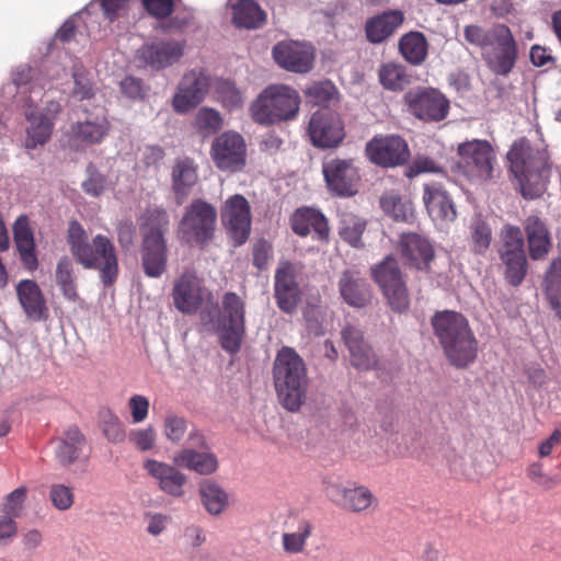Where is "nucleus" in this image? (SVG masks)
<instances>
[{
  "instance_id": "nucleus-1",
  "label": "nucleus",
  "mask_w": 561,
  "mask_h": 561,
  "mask_svg": "<svg viewBox=\"0 0 561 561\" xmlns=\"http://www.w3.org/2000/svg\"><path fill=\"white\" fill-rule=\"evenodd\" d=\"M67 242L75 260L87 270L98 271L104 286L116 282L118 259L110 238L99 233L89 242L83 227L73 220L68 226Z\"/></svg>"
},
{
  "instance_id": "nucleus-2",
  "label": "nucleus",
  "mask_w": 561,
  "mask_h": 561,
  "mask_svg": "<svg viewBox=\"0 0 561 561\" xmlns=\"http://www.w3.org/2000/svg\"><path fill=\"white\" fill-rule=\"evenodd\" d=\"M507 159L525 198L534 199L546 192L552 170L546 146H533L520 138L512 145Z\"/></svg>"
},
{
  "instance_id": "nucleus-3",
  "label": "nucleus",
  "mask_w": 561,
  "mask_h": 561,
  "mask_svg": "<svg viewBox=\"0 0 561 561\" xmlns=\"http://www.w3.org/2000/svg\"><path fill=\"white\" fill-rule=\"evenodd\" d=\"M431 323L446 357L454 366L465 368L476 359L478 342L461 313L439 311L433 316Z\"/></svg>"
},
{
  "instance_id": "nucleus-4",
  "label": "nucleus",
  "mask_w": 561,
  "mask_h": 561,
  "mask_svg": "<svg viewBox=\"0 0 561 561\" xmlns=\"http://www.w3.org/2000/svg\"><path fill=\"white\" fill-rule=\"evenodd\" d=\"M465 38L482 49L488 67L500 76H507L517 60V44L505 24H495L484 30L478 25L465 28Z\"/></svg>"
},
{
  "instance_id": "nucleus-5",
  "label": "nucleus",
  "mask_w": 561,
  "mask_h": 561,
  "mask_svg": "<svg viewBox=\"0 0 561 561\" xmlns=\"http://www.w3.org/2000/svg\"><path fill=\"white\" fill-rule=\"evenodd\" d=\"M273 377L280 404L289 412L298 411L307 398L308 377L306 365L295 350L283 347L278 351Z\"/></svg>"
},
{
  "instance_id": "nucleus-6",
  "label": "nucleus",
  "mask_w": 561,
  "mask_h": 561,
  "mask_svg": "<svg viewBox=\"0 0 561 561\" xmlns=\"http://www.w3.org/2000/svg\"><path fill=\"white\" fill-rule=\"evenodd\" d=\"M300 96L298 92L284 84L266 87L250 106L252 119L263 126L288 122L298 115Z\"/></svg>"
},
{
  "instance_id": "nucleus-7",
  "label": "nucleus",
  "mask_w": 561,
  "mask_h": 561,
  "mask_svg": "<svg viewBox=\"0 0 561 561\" xmlns=\"http://www.w3.org/2000/svg\"><path fill=\"white\" fill-rule=\"evenodd\" d=\"M216 221V208L203 199H195L184 210L178 226V238L190 247L203 248L213 240Z\"/></svg>"
},
{
  "instance_id": "nucleus-8",
  "label": "nucleus",
  "mask_w": 561,
  "mask_h": 561,
  "mask_svg": "<svg viewBox=\"0 0 561 561\" xmlns=\"http://www.w3.org/2000/svg\"><path fill=\"white\" fill-rule=\"evenodd\" d=\"M245 302L236 293L222 296L218 331L221 347L236 354L241 348L245 334Z\"/></svg>"
},
{
  "instance_id": "nucleus-9",
  "label": "nucleus",
  "mask_w": 561,
  "mask_h": 561,
  "mask_svg": "<svg viewBox=\"0 0 561 561\" xmlns=\"http://www.w3.org/2000/svg\"><path fill=\"white\" fill-rule=\"evenodd\" d=\"M371 276L379 285L389 306L396 312H404L410 306V296L405 280L397 260L388 255L371 267Z\"/></svg>"
},
{
  "instance_id": "nucleus-10",
  "label": "nucleus",
  "mask_w": 561,
  "mask_h": 561,
  "mask_svg": "<svg viewBox=\"0 0 561 561\" xmlns=\"http://www.w3.org/2000/svg\"><path fill=\"white\" fill-rule=\"evenodd\" d=\"M459 167L470 181L490 180L496 162L495 152L486 140L472 139L459 144Z\"/></svg>"
},
{
  "instance_id": "nucleus-11",
  "label": "nucleus",
  "mask_w": 561,
  "mask_h": 561,
  "mask_svg": "<svg viewBox=\"0 0 561 561\" xmlns=\"http://www.w3.org/2000/svg\"><path fill=\"white\" fill-rule=\"evenodd\" d=\"M500 259L505 267V278L513 286H518L527 273V259L524 250V238L520 229L505 226L502 231Z\"/></svg>"
},
{
  "instance_id": "nucleus-12",
  "label": "nucleus",
  "mask_w": 561,
  "mask_h": 561,
  "mask_svg": "<svg viewBox=\"0 0 561 561\" xmlns=\"http://www.w3.org/2000/svg\"><path fill=\"white\" fill-rule=\"evenodd\" d=\"M209 154L214 164L220 171L239 172L245 167V140L237 131H225L213 140Z\"/></svg>"
},
{
  "instance_id": "nucleus-13",
  "label": "nucleus",
  "mask_w": 561,
  "mask_h": 561,
  "mask_svg": "<svg viewBox=\"0 0 561 561\" xmlns=\"http://www.w3.org/2000/svg\"><path fill=\"white\" fill-rule=\"evenodd\" d=\"M408 111L424 122H440L449 113V101L433 88H415L404 94Z\"/></svg>"
},
{
  "instance_id": "nucleus-14",
  "label": "nucleus",
  "mask_w": 561,
  "mask_h": 561,
  "mask_svg": "<svg viewBox=\"0 0 561 561\" xmlns=\"http://www.w3.org/2000/svg\"><path fill=\"white\" fill-rule=\"evenodd\" d=\"M324 491L331 502L353 513L367 512L378 507V500L373 492L363 484L327 480Z\"/></svg>"
},
{
  "instance_id": "nucleus-15",
  "label": "nucleus",
  "mask_w": 561,
  "mask_h": 561,
  "mask_svg": "<svg viewBox=\"0 0 561 561\" xmlns=\"http://www.w3.org/2000/svg\"><path fill=\"white\" fill-rule=\"evenodd\" d=\"M308 133L312 145L322 149L337 147L345 137L341 117L325 110L312 114Z\"/></svg>"
},
{
  "instance_id": "nucleus-16",
  "label": "nucleus",
  "mask_w": 561,
  "mask_h": 561,
  "mask_svg": "<svg viewBox=\"0 0 561 561\" xmlns=\"http://www.w3.org/2000/svg\"><path fill=\"white\" fill-rule=\"evenodd\" d=\"M221 220L236 245L243 244L251 230V211L248 201L240 194L229 197L221 213Z\"/></svg>"
},
{
  "instance_id": "nucleus-17",
  "label": "nucleus",
  "mask_w": 561,
  "mask_h": 561,
  "mask_svg": "<svg viewBox=\"0 0 561 561\" xmlns=\"http://www.w3.org/2000/svg\"><path fill=\"white\" fill-rule=\"evenodd\" d=\"M368 158L376 164L396 167L408 161L410 151L399 136L375 137L366 145Z\"/></svg>"
},
{
  "instance_id": "nucleus-18",
  "label": "nucleus",
  "mask_w": 561,
  "mask_h": 561,
  "mask_svg": "<svg viewBox=\"0 0 561 561\" xmlns=\"http://www.w3.org/2000/svg\"><path fill=\"white\" fill-rule=\"evenodd\" d=\"M274 297L277 307L286 313H291L300 301L296 267L288 261L279 262L275 271Z\"/></svg>"
},
{
  "instance_id": "nucleus-19",
  "label": "nucleus",
  "mask_w": 561,
  "mask_h": 561,
  "mask_svg": "<svg viewBox=\"0 0 561 561\" xmlns=\"http://www.w3.org/2000/svg\"><path fill=\"white\" fill-rule=\"evenodd\" d=\"M322 172L329 190L335 195L351 196L357 192L359 176L352 160H330L323 163Z\"/></svg>"
},
{
  "instance_id": "nucleus-20",
  "label": "nucleus",
  "mask_w": 561,
  "mask_h": 561,
  "mask_svg": "<svg viewBox=\"0 0 561 561\" xmlns=\"http://www.w3.org/2000/svg\"><path fill=\"white\" fill-rule=\"evenodd\" d=\"M176 467L174 462L171 465L152 458L142 462V468L154 480L160 491L173 497H182L187 477Z\"/></svg>"
},
{
  "instance_id": "nucleus-21",
  "label": "nucleus",
  "mask_w": 561,
  "mask_h": 561,
  "mask_svg": "<svg viewBox=\"0 0 561 561\" xmlns=\"http://www.w3.org/2000/svg\"><path fill=\"white\" fill-rule=\"evenodd\" d=\"M275 61L284 69L306 73L311 70L314 55L312 47L302 42H280L273 48Z\"/></svg>"
},
{
  "instance_id": "nucleus-22",
  "label": "nucleus",
  "mask_w": 561,
  "mask_h": 561,
  "mask_svg": "<svg viewBox=\"0 0 561 561\" xmlns=\"http://www.w3.org/2000/svg\"><path fill=\"white\" fill-rule=\"evenodd\" d=\"M57 112L58 104H53L47 110H34L25 113L27 126L24 147L26 149L43 147L50 139Z\"/></svg>"
},
{
  "instance_id": "nucleus-23",
  "label": "nucleus",
  "mask_w": 561,
  "mask_h": 561,
  "mask_svg": "<svg viewBox=\"0 0 561 561\" xmlns=\"http://www.w3.org/2000/svg\"><path fill=\"white\" fill-rule=\"evenodd\" d=\"M172 297L174 306L183 313L195 312L203 301L201 279L193 271H185L175 280Z\"/></svg>"
},
{
  "instance_id": "nucleus-24",
  "label": "nucleus",
  "mask_w": 561,
  "mask_h": 561,
  "mask_svg": "<svg viewBox=\"0 0 561 561\" xmlns=\"http://www.w3.org/2000/svg\"><path fill=\"white\" fill-rule=\"evenodd\" d=\"M168 249L159 232L144 233L141 243V265L145 274L159 278L167 270Z\"/></svg>"
},
{
  "instance_id": "nucleus-25",
  "label": "nucleus",
  "mask_w": 561,
  "mask_h": 561,
  "mask_svg": "<svg viewBox=\"0 0 561 561\" xmlns=\"http://www.w3.org/2000/svg\"><path fill=\"white\" fill-rule=\"evenodd\" d=\"M208 90V80L201 73L192 71L184 76L173 96V108L178 113H186L205 98Z\"/></svg>"
},
{
  "instance_id": "nucleus-26",
  "label": "nucleus",
  "mask_w": 561,
  "mask_h": 561,
  "mask_svg": "<svg viewBox=\"0 0 561 561\" xmlns=\"http://www.w3.org/2000/svg\"><path fill=\"white\" fill-rule=\"evenodd\" d=\"M337 288L343 301L351 307L363 308L370 302L369 285L356 268H346L341 273Z\"/></svg>"
},
{
  "instance_id": "nucleus-27",
  "label": "nucleus",
  "mask_w": 561,
  "mask_h": 561,
  "mask_svg": "<svg viewBox=\"0 0 561 561\" xmlns=\"http://www.w3.org/2000/svg\"><path fill=\"white\" fill-rule=\"evenodd\" d=\"M183 44L180 42H159L141 46L137 56L147 66L162 69L176 62L183 55Z\"/></svg>"
},
{
  "instance_id": "nucleus-28",
  "label": "nucleus",
  "mask_w": 561,
  "mask_h": 561,
  "mask_svg": "<svg viewBox=\"0 0 561 561\" xmlns=\"http://www.w3.org/2000/svg\"><path fill=\"white\" fill-rule=\"evenodd\" d=\"M423 202L434 221H453L457 216L454 202L440 184H425Z\"/></svg>"
},
{
  "instance_id": "nucleus-29",
  "label": "nucleus",
  "mask_w": 561,
  "mask_h": 561,
  "mask_svg": "<svg viewBox=\"0 0 561 561\" xmlns=\"http://www.w3.org/2000/svg\"><path fill=\"white\" fill-rule=\"evenodd\" d=\"M342 337L350 351L353 366L363 370L376 367L377 357L358 328L346 325L342 331Z\"/></svg>"
},
{
  "instance_id": "nucleus-30",
  "label": "nucleus",
  "mask_w": 561,
  "mask_h": 561,
  "mask_svg": "<svg viewBox=\"0 0 561 561\" xmlns=\"http://www.w3.org/2000/svg\"><path fill=\"white\" fill-rule=\"evenodd\" d=\"M111 124L104 108H100L94 115H89L82 122L71 127L73 140L78 144H100L108 134Z\"/></svg>"
},
{
  "instance_id": "nucleus-31",
  "label": "nucleus",
  "mask_w": 561,
  "mask_h": 561,
  "mask_svg": "<svg viewBox=\"0 0 561 561\" xmlns=\"http://www.w3.org/2000/svg\"><path fill=\"white\" fill-rule=\"evenodd\" d=\"M13 238L23 266L30 272L38 267L34 234L26 215H20L13 225Z\"/></svg>"
},
{
  "instance_id": "nucleus-32",
  "label": "nucleus",
  "mask_w": 561,
  "mask_h": 561,
  "mask_svg": "<svg viewBox=\"0 0 561 561\" xmlns=\"http://www.w3.org/2000/svg\"><path fill=\"white\" fill-rule=\"evenodd\" d=\"M173 462L180 468L194 471L202 476H209L217 471L218 459L210 450H196L187 447L176 451Z\"/></svg>"
},
{
  "instance_id": "nucleus-33",
  "label": "nucleus",
  "mask_w": 561,
  "mask_h": 561,
  "mask_svg": "<svg viewBox=\"0 0 561 561\" xmlns=\"http://www.w3.org/2000/svg\"><path fill=\"white\" fill-rule=\"evenodd\" d=\"M16 294L21 306L30 319L41 321L47 318L46 300L36 282L22 279L16 286Z\"/></svg>"
},
{
  "instance_id": "nucleus-34",
  "label": "nucleus",
  "mask_w": 561,
  "mask_h": 561,
  "mask_svg": "<svg viewBox=\"0 0 561 561\" xmlns=\"http://www.w3.org/2000/svg\"><path fill=\"white\" fill-rule=\"evenodd\" d=\"M400 249L402 256L419 270H428L434 257V250L427 239L416 233H404L401 237Z\"/></svg>"
},
{
  "instance_id": "nucleus-35",
  "label": "nucleus",
  "mask_w": 561,
  "mask_h": 561,
  "mask_svg": "<svg viewBox=\"0 0 561 561\" xmlns=\"http://www.w3.org/2000/svg\"><path fill=\"white\" fill-rule=\"evenodd\" d=\"M404 15L400 10H388L367 20L365 32L373 44H380L391 36L403 23Z\"/></svg>"
},
{
  "instance_id": "nucleus-36",
  "label": "nucleus",
  "mask_w": 561,
  "mask_h": 561,
  "mask_svg": "<svg viewBox=\"0 0 561 561\" xmlns=\"http://www.w3.org/2000/svg\"><path fill=\"white\" fill-rule=\"evenodd\" d=\"M172 190L178 204H182L198 181L197 165L193 159H176L171 172Z\"/></svg>"
},
{
  "instance_id": "nucleus-37",
  "label": "nucleus",
  "mask_w": 561,
  "mask_h": 561,
  "mask_svg": "<svg viewBox=\"0 0 561 561\" xmlns=\"http://www.w3.org/2000/svg\"><path fill=\"white\" fill-rule=\"evenodd\" d=\"M293 230L302 237L314 232L317 239L328 240L329 226L322 213L313 208H300L296 210L291 219Z\"/></svg>"
},
{
  "instance_id": "nucleus-38",
  "label": "nucleus",
  "mask_w": 561,
  "mask_h": 561,
  "mask_svg": "<svg viewBox=\"0 0 561 561\" xmlns=\"http://www.w3.org/2000/svg\"><path fill=\"white\" fill-rule=\"evenodd\" d=\"M231 21L238 28L255 30L266 22V13L254 0H238L231 5Z\"/></svg>"
},
{
  "instance_id": "nucleus-39",
  "label": "nucleus",
  "mask_w": 561,
  "mask_h": 561,
  "mask_svg": "<svg viewBox=\"0 0 561 561\" xmlns=\"http://www.w3.org/2000/svg\"><path fill=\"white\" fill-rule=\"evenodd\" d=\"M525 231L530 257L533 260L543 259L551 247L546 225L537 216H529L525 221Z\"/></svg>"
},
{
  "instance_id": "nucleus-40",
  "label": "nucleus",
  "mask_w": 561,
  "mask_h": 561,
  "mask_svg": "<svg viewBox=\"0 0 561 561\" xmlns=\"http://www.w3.org/2000/svg\"><path fill=\"white\" fill-rule=\"evenodd\" d=\"M84 444V437L78 427H69L61 437L56 440L55 457L62 467H69L79 458Z\"/></svg>"
},
{
  "instance_id": "nucleus-41",
  "label": "nucleus",
  "mask_w": 561,
  "mask_h": 561,
  "mask_svg": "<svg viewBox=\"0 0 561 561\" xmlns=\"http://www.w3.org/2000/svg\"><path fill=\"white\" fill-rule=\"evenodd\" d=\"M198 492L203 506L210 515H220L229 506V494L214 480H203Z\"/></svg>"
},
{
  "instance_id": "nucleus-42",
  "label": "nucleus",
  "mask_w": 561,
  "mask_h": 561,
  "mask_svg": "<svg viewBox=\"0 0 561 561\" xmlns=\"http://www.w3.org/2000/svg\"><path fill=\"white\" fill-rule=\"evenodd\" d=\"M55 282L65 299L71 302L79 299L75 265L68 256L58 260L55 268Z\"/></svg>"
},
{
  "instance_id": "nucleus-43",
  "label": "nucleus",
  "mask_w": 561,
  "mask_h": 561,
  "mask_svg": "<svg viewBox=\"0 0 561 561\" xmlns=\"http://www.w3.org/2000/svg\"><path fill=\"white\" fill-rule=\"evenodd\" d=\"M427 41L421 32H409L399 41L402 57L411 65H421L427 56Z\"/></svg>"
},
{
  "instance_id": "nucleus-44",
  "label": "nucleus",
  "mask_w": 561,
  "mask_h": 561,
  "mask_svg": "<svg viewBox=\"0 0 561 561\" xmlns=\"http://www.w3.org/2000/svg\"><path fill=\"white\" fill-rule=\"evenodd\" d=\"M365 228L366 222L360 217L346 211L340 214L339 234L352 247H363L362 234Z\"/></svg>"
},
{
  "instance_id": "nucleus-45",
  "label": "nucleus",
  "mask_w": 561,
  "mask_h": 561,
  "mask_svg": "<svg viewBox=\"0 0 561 561\" xmlns=\"http://www.w3.org/2000/svg\"><path fill=\"white\" fill-rule=\"evenodd\" d=\"M313 530V525L307 519L298 523L297 530L293 533H284L282 535V545L286 553L297 554L304 552L306 541Z\"/></svg>"
},
{
  "instance_id": "nucleus-46",
  "label": "nucleus",
  "mask_w": 561,
  "mask_h": 561,
  "mask_svg": "<svg viewBox=\"0 0 561 561\" xmlns=\"http://www.w3.org/2000/svg\"><path fill=\"white\" fill-rule=\"evenodd\" d=\"M378 75L380 83L388 90H402L410 82L405 69L393 62L382 65Z\"/></svg>"
},
{
  "instance_id": "nucleus-47",
  "label": "nucleus",
  "mask_w": 561,
  "mask_h": 561,
  "mask_svg": "<svg viewBox=\"0 0 561 561\" xmlns=\"http://www.w3.org/2000/svg\"><path fill=\"white\" fill-rule=\"evenodd\" d=\"M470 242L474 253H484L492 240V230L490 226L479 216L474 217L469 226Z\"/></svg>"
},
{
  "instance_id": "nucleus-48",
  "label": "nucleus",
  "mask_w": 561,
  "mask_h": 561,
  "mask_svg": "<svg viewBox=\"0 0 561 561\" xmlns=\"http://www.w3.org/2000/svg\"><path fill=\"white\" fill-rule=\"evenodd\" d=\"M381 208L396 220L407 221L412 217V206L408 201H403L398 194L389 192L380 197Z\"/></svg>"
},
{
  "instance_id": "nucleus-49",
  "label": "nucleus",
  "mask_w": 561,
  "mask_h": 561,
  "mask_svg": "<svg viewBox=\"0 0 561 561\" xmlns=\"http://www.w3.org/2000/svg\"><path fill=\"white\" fill-rule=\"evenodd\" d=\"M48 499L54 508L59 512H67L75 504L73 488L60 482L51 483L48 486Z\"/></svg>"
},
{
  "instance_id": "nucleus-50",
  "label": "nucleus",
  "mask_w": 561,
  "mask_h": 561,
  "mask_svg": "<svg viewBox=\"0 0 561 561\" xmlns=\"http://www.w3.org/2000/svg\"><path fill=\"white\" fill-rule=\"evenodd\" d=\"M195 125L204 135H213L222 127V117L216 110L202 107L195 116Z\"/></svg>"
},
{
  "instance_id": "nucleus-51",
  "label": "nucleus",
  "mask_w": 561,
  "mask_h": 561,
  "mask_svg": "<svg viewBox=\"0 0 561 561\" xmlns=\"http://www.w3.org/2000/svg\"><path fill=\"white\" fill-rule=\"evenodd\" d=\"M170 224L169 214L162 207L147 209L144 233L159 232L161 238L168 231Z\"/></svg>"
},
{
  "instance_id": "nucleus-52",
  "label": "nucleus",
  "mask_w": 561,
  "mask_h": 561,
  "mask_svg": "<svg viewBox=\"0 0 561 561\" xmlns=\"http://www.w3.org/2000/svg\"><path fill=\"white\" fill-rule=\"evenodd\" d=\"M27 494L26 486H20L10 492L2 503V514L12 518H19L24 510V503Z\"/></svg>"
},
{
  "instance_id": "nucleus-53",
  "label": "nucleus",
  "mask_w": 561,
  "mask_h": 561,
  "mask_svg": "<svg viewBox=\"0 0 561 561\" xmlns=\"http://www.w3.org/2000/svg\"><path fill=\"white\" fill-rule=\"evenodd\" d=\"M308 96L320 106H328L337 101V90L329 81L313 84L308 89Z\"/></svg>"
},
{
  "instance_id": "nucleus-54",
  "label": "nucleus",
  "mask_w": 561,
  "mask_h": 561,
  "mask_svg": "<svg viewBox=\"0 0 561 561\" xmlns=\"http://www.w3.org/2000/svg\"><path fill=\"white\" fill-rule=\"evenodd\" d=\"M72 77L75 81L72 95L80 101L91 99L94 95V89L85 70L81 66H75Z\"/></svg>"
},
{
  "instance_id": "nucleus-55",
  "label": "nucleus",
  "mask_w": 561,
  "mask_h": 561,
  "mask_svg": "<svg viewBox=\"0 0 561 561\" xmlns=\"http://www.w3.org/2000/svg\"><path fill=\"white\" fill-rule=\"evenodd\" d=\"M219 96L229 110L238 108L243 104L242 92L230 81H224L218 87Z\"/></svg>"
},
{
  "instance_id": "nucleus-56",
  "label": "nucleus",
  "mask_w": 561,
  "mask_h": 561,
  "mask_svg": "<svg viewBox=\"0 0 561 561\" xmlns=\"http://www.w3.org/2000/svg\"><path fill=\"white\" fill-rule=\"evenodd\" d=\"M107 181L94 167L88 168V178L82 183L83 191L94 197L100 196L106 190Z\"/></svg>"
},
{
  "instance_id": "nucleus-57",
  "label": "nucleus",
  "mask_w": 561,
  "mask_h": 561,
  "mask_svg": "<svg viewBox=\"0 0 561 561\" xmlns=\"http://www.w3.org/2000/svg\"><path fill=\"white\" fill-rule=\"evenodd\" d=\"M103 433L112 443H122L125 439V431L119 419L112 412H106L103 419Z\"/></svg>"
},
{
  "instance_id": "nucleus-58",
  "label": "nucleus",
  "mask_w": 561,
  "mask_h": 561,
  "mask_svg": "<svg viewBox=\"0 0 561 561\" xmlns=\"http://www.w3.org/2000/svg\"><path fill=\"white\" fill-rule=\"evenodd\" d=\"M156 431L152 426L134 430L129 433L130 443L141 451L150 450L156 445Z\"/></svg>"
},
{
  "instance_id": "nucleus-59",
  "label": "nucleus",
  "mask_w": 561,
  "mask_h": 561,
  "mask_svg": "<svg viewBox=\"0 0 561 561\" xmlns=\"http://www.w3.org/2000/svg\"><path fill=\"white\" fill-rule=\"evenodd\" d=\"M137 229L130 219H122L116 225L117 241L124 251H129L135 244Z\"/></svg>"
},
{
  "instance_id": "nucleus-60",
  "label": "nucleus",
  "mask_w": 561,
  "mask_h": 561,
  "mask_svg": "<svg viewBox=\"0 0 561 561\" xmlns=\"http://www.w3.org/2000/svg\"><path fill=\"white\" fill-rule=\"evenodd\" d=\"M186 431V422L183 417L175 414H169L164 419V435L173 442L179 443Z\"/></svg>"
},
{
  "instance_id": "nucleus-61",
  "label": "nucleus",
  "mask_w": 561,
  "mask_h": 561,
  "mask_svg": "<svg viewBox=\"0 0 561 561\" xmlns=\"http://www.w3.org/2000/svg\"><path fill=\"white\" fill-rule=\"evenodd\" d=\"M442 171V167L437 164L433 159L427 157H419L407 169L405 175L408 178H413L421 173H440Z\"/></svg>"
},
{
  "instance_id": "nucleus-62",
  "label": "nucleus",
  "mask_w": 561,
  "mask_h": 561,
  "mask_svg": "<svg viewBox=\"0 0 561 561\" xmlns=\"http://www.w3.org/2000/svg\"><path fill=\"white\" fill-rule=\"evenodd\" d=\"M273 249L271 243L265 240H257L253 244L252 255L253 265L262 271L265 270L270 260L272 259Z\"/></svg>"
},
{
  "instance_id": "nucleus-63",
  "label": "nucleus",
  "mask_w": 561,
  "mask_h": 561,
  "mask_svg": "<svg viewBox=\"0 0 561 561\" xmlns=\"http://www.w3.org/2000/svg\"><path fill=\"white\" fill-rule=\"evenodd\" d=\"M128 407L134 423H141L146 420L149 411V400L142 394H134L128 400Z\"/></svg>"
},
{
  "instance_id": "nucleus-64",
  "label": "nucleus",
  "mask_w": 561,
  "mask_h": 561,
  "mask_svg": "<svg viewBox=\"0 0 561 561\" xmlns=\"http://www.w3.org/2000/svg\"><path fill=\"white\" fill-rule=\"evenodd\" d=\"M546 290H561V259L551 262L545 277Z\"/></svg>"
}]
</instances>
